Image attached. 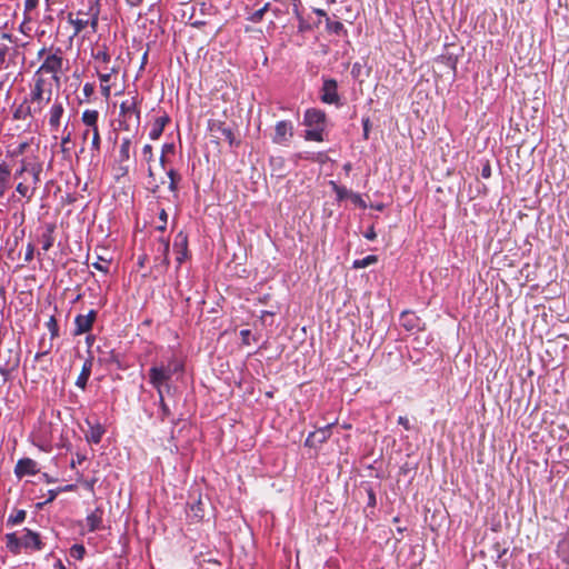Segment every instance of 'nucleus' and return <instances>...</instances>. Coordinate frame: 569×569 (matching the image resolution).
Listing matches in <instances>:
<instances>
[{"label": "nucleus", "mask_w": 569, "mask_h": 569, "mask_svg": "<svg viewBox=\"0 0 569 569\" xmlns=\"http://www.w3.org/2000/svg\"><path fill=\"white\" fill-rule=\"evenodd\" d=\"M99 14V0H89L86 8L79 9L76 13L69 12L67 20L73 27L72 37H77L88 27L91 29V33H96L98 30Z\"/></svg>", "instance_id": "obj_1"}, {"label": "nucleus", "mask_w": 569, "mask_h": 569, "mask_svg": "<svg viewBox=\"0 0 569 569\" xmlns=\"http://www.w3.org/2000/svg\"><path fill=\"white\" fill-rule=\"evenodd\" d=\"M181 371H183V363L177 357H171L167 363H156L149 369V382L157 392L163 391L164 387L169 388L168 381L172 376Z\"/></svg>", "instance_id": "obj_2"}, {"label": "nucleus", "mask_w": 569, "mask_h": 569, "mask_svg": "<svg viewBox=\"0 0 569 569\" xmlns=\"http://www.w3.org/2000/svg\"><path fill=\"white\" fill-rule=\"evenodd\" d=\"M52 83L43 78V76L33 77V84L31 86L29 94L24 98L32 112L41 114L43 109L51 101Z\"/></svg>", "instance_id": "obj_3"}, {"label": "nucleus", "mask_w": 569, "mask_h": 569, "mask_svg": "<svg viewBox=\"0 0 569 569\" xmlns=\"http://www.w3.org/2000/svg\"><path fill=\"white\" fill-rule=\"evenodd\" d=\"M327 123V114L325 111L316 108L307 109L303 116V126L308 129L305 131L307 141H325V130Z\"/></svg>", "instance_id": "obj_4"}, {"label": "nucleus", "mask_w": 569, "mask_h": 569, "mask_svg": "<svg viewBox=\"0 0 569 569\" xmlns=\"http://www.w3.org/2000/svg\"><path fill=\"white\" fill-rule=\"evenodd\" d=\"M99 112L97 110L87 109L82 112L81 121L87 129L82 132V140L86 141L92 133L91 151L99 153L101 149V138L98 128Z\"/></svg>", "instance_id": "obj_5"}, {"label": "nucleus", "mask_w": 569, "mask_h": 569, "mask_svg": "<svg viewBox=\"0 0 569 569\" xmlns=\"http://www.w3.org/2000/svg\"><path fill=\"white\" fill-rule=\"evenodd\" d=\"M63 70V56L62 50L60 48H56L51 50L44 58L43 62L36 71L33 77L42 76V73H51L52 79L59 83L60 82V73Z\"/></svg>", "instance_id": "obj_6"}, {"label": "nucleus", "mask_w": 569, "mask_h": 569, "mask_svg": "<svg viewBox=\"0 0 569 569\" xmlns=\"http://www.w3.org/2000/svg\"><path fill=\"white\" fill-rule=\"evenodd\" d=\"M142 99L139 98L137 91L133 94L120 103V116L123 118L122 123L124 129H129V126L133 121L137 126L140 123V104Z\"/></svg>", "instance_id": "obj_7"}, {"label": "nucleus", "mask_w": 569, "mask_h": 569, "mask_svg": "<svg viewBox=\"0 0 569 569\" xmlns=\"http://www.w3.org/2000/svg\"><path fill=\"white\" fill-rule=\"evenodd\" d=\"M208 130L211 137L216 139L217 143L219 142V140H226L229 142L231 147L239 144V142L236 141L232 128L228 126L224 121L210 119L208 121Z\"/></svg>", "instance_id": "obj_8"}, {"label": "nucleus", "mask_w": 569, "mask_h": 569, "mask_svg": "<svg viewBox=\"0 0 569 569\" xmlns=\"http://www.w3.org/2000/svg\"><path fill=\"white\" fill-rule=\"evenodd\" d=\"M320 99L323 103L340 106V96L338 93V82L335 79H323L320 90Z\"/></svg>", "instance_id": "obj_9"}, {"label": "nucleus", "mask_w": 569, "mask_h": 569, "mask_svg": "<svg viewBox=\"0 0 569 569\" xmlns=\"http://www.w3.org/2000/svg\"><path fill=\"white\" fill-rule=\"evenodd\" d=\"M67 102L68 98L62 99L60 97H57L53 100L48 113L49 126L52 131H57L59 129L61 124V119L64 114V106Z\"/></svg>", "instance_id": "obj_10"}, {"label": "nucleus", "mask_w": 569, "mask_h": 569, "mask_svg": "<svg viewBox=\"0 0 569 569\" xmlns=\"http://www.w3.org/2000/svg\"><path fill=\"white\" fill-rule=\"evenodd\" d=\"M97 311L90 310L87 315H78L74 319V336L83 335L92 329Z\"/></svg>", "instance_id": "obj_11"}, {"label": "nucleus", "mask_w": 569, "mask_h": 569, "mask_svg": "<svg viewBox=\"0 0 569 569\" xmlns=\"http://www.w3.org/2000/svg\"><path fill=\"white\" fill-rule=\"evenodd\" d=\"M293 136V126L291 121L281 120L274 127L273 142L278 144L284 143Z\"/></svg>", "instance_id": "obj_12"}, {"label": "nucleus", "mask_w": 569, "mask_h": 569, "mask_svg": "<svg viewBox=\"0 0 569 569\" xmlns=\"http://www.w3.org/2000/svg\"><path fill=\"white\" fill-rule=\"evenodd\" d=\"M39 472L37 462L30 458L19 459L14 467V475L21 479L24 476H34Z\"/></svg>", "instance_id": "obj_13"}, {"label": "nucleus", "mask_w": 569, "mask_h": 569, "mask_svg": "<svg viewBox=\"0 0 569 569\" xmlns=\"http://www.w3.org/2000/svg\"><path fill=\"white\" fill-rule=\"evenodd\" d=\"M23 532H24V535L21 537V543H22L23 548L32 549V550H37V551H40L43 549L44 545L41 541L39 533H37L28 528H24Z\"/></svg>", "instance_id": "obj_14"}, {"label": "nucleus", "mask_w": 569, "mask_h": 569, "mask_svg": "<svg viewBox=\"0 0 569 569\" xmlns=\"http://www.w3.org/2000/svg\"><path fill=\"white\" fill-rule=\"evenodd\" d=\"M12 117L17 121L27 122V126H31V121L36 118V114L32 112L30 108V103L24 99L19 106H17L13 110Z\"/></svg>", "instance_id": "obj_15"}, {"label": "nucleus", "mask_w": 569, "mask_h": 569, "mask_svg": "<svg viewBox=\"0 0 569 569\" xmlns=\"http://www.w3.org/2000/svg\"><path fill=\"white\" fill-rule=\"evenodd\" d=\"M400 323L407 331L420 330L423 325L421 319L410 310H405L401 312Z\"/></svg>", "instance_id": "obj_16"}, {"label": "nucleus", "mask_w": 569, "mask_h": 569, "mask_svg": "<svg viewBox=\"0 0 569 569\" xmlns=\"http://www.w3.org/2000/svg\"><path fill=\"white\" fill-rule=\"evenodd\" d=\"M103 509L101 507H97L91 513H89L86 518V522L88 526V531L94 532L103 528Z\"/></svg>", "instance_id": "obj_17"}, {"label": "nucleus", "mask_w": 569, "mask_h": 569, "mask_svg": "<svg viewBox=\"0 0 569 569\" xmlns=\"http://www.w3.org/2000/svg\"><path fill=\"white\" fill-rule=\"evenodd\" d=\"M189 510H188V517L193 522H199L204 518V502L202 501L201 497L199 496L197 499H194L192 502H189Z\"/></svg>", "instance_id": "obj_18"}, {"label": "nucleus", "mask_w": 569, "mask_h": 569, "mask_svg": "<svg viewBox=\"0 0 569 569\" xmlns=\"http://www.w3.org/2000/svg\"><path fill=\"white\" fill-rule=\"evenodd\" d=\"M92 366H93L92 357L87 358L82 365L80 375L78 376V378L76 380V386L78 388H80L81 390H84L87 388L88 380L91 376Z\"/></svg>", "instance_id": "obj_19"}, {"label": "nucleus", "mask_w": 569, "mask_h": 569, "mask_svg": "<svg viewBox=\"0 0 569 569\" xmlns=\"http://www.w3.org/2000/svg\"><path fill=\"white\" fill-rule=\"evenodd\" d=\"M170 122V118L168 114H163L161 117H158L153 124H152V128L149 132V137L151 140H157L161 137L163 130H164V127Z\"/></svg>", "instance_id": "obj_20"}, {"label": "nucleus", "mask_w": 569, "mask_h": 569, "mask_svg": "<svg viewBox=\"0 0 569 569\" xmlns=\"http://www.w3.org/2000/svg\"><path fill=\"white\" fill-rule=\"evenodd\" d=\"M40 0H24L23 2V16L26 21H34L39 17Z\"/></svg>", "instance_id": "obj_21"}, {"label": "nucleus", "mask_w": 569, "mask_h": 569, "mask_svg": "<svg viewBox=\"0 0 569 569\" xmlns=\"http://www.w3.org/2000/svg\"><path fill=\"white\" fill-rule=\"evenodd\" d=\"M11 169L6 162H0V198L10 187Z\"/></svg>", "instance_id": "obj_22"}, {"label": "nucleus", "mask_w": 569, "mask_h": 569, "mask_svg": "<svg viewBox=\"0 0 569 569\" xmlns=\"http://www.w3.org/2000/svg\"><path fill=\"white\" fill-rule=\"evenodd\" d=\"M104 432L106 430L102 425H90L89 431L86 433V439L88 442L98 445Z\"/></svg>", "instance_id": "obj_23"}, {"label": "nucleus", "mask_w": 569, "mask_h": 569, "mask_svg": "<svg viewBox=\"0 0 569 569\" xmlns=\"http://www.w3.org/2000/svg\"><path fill=\"white\" fill-rule=\"evenodd\" d=\"M54 229H56V226L52 224V223H49V224L46 226V230H44V232L40 237L43 251H48L49 249H51L53 247V243H54V237H53Z\"/></svg>", "instance_id": "obj_24"}, {"label": "nucleus", "mask_w": 569, "mask_h": 569, "mask_svg": "<svg viewBox=\"0 0 569 569\" xmlns=\"http://www.w3.org/2000/svg\"><path fill=\"white\" fill-rule=\"evenodd\" d=\"M4 539L7 549L13 555H19L23 547L21 538H18L16 532H10L4 536Z\"/></svg>", "instance_id": "obj_25"}, {"label": "nucleus", "mask_w": 569, "mask_h": 569, "mask_svg": "<svg viewBox=\"0 0 569 569\" xmlns=\"http://www.w3.org/2000/svg\"><path fill=\"white\" fill-rule=\"evenodd\" d=\"M326 30L337 36H347L345 26L340 21H331L330 18L326 20Z\"/></svg>", "instance_id": "obj_26"}, {"label": "nucleus", "mask_w": 569, "mask_h": 569, "mask_svg": "<svg viewBox=\"0 0 569 569\" xmlns=\"http://www.w3.org/2000/svg\"><path fill=\"white\" fill-rule=\"evenodd\" d=\"M131 139L123 138L119 150V162L123 163L130 159Z\"/></svg>", "instance_id": "obj_27"}, {"label": "nucleus", "mask_w": 569, "mask_h": 569, "mask_svg": "<svg viewBox=\"0 0 569 569\" xmlns=\"http://www.w3.org/2000/svg\"><path fill=\"white\" fill-rule=\"evenodd\" d=\"M438 61L442 64H445L447 68H449L453 76L456 74L457 72V62H458V58L453 54H441L439 58H438Z\"/></svg>", "instance_id": "obj_28"}, {"label": "nucleus", "mask_w": 569, "mask_h": 569, "mask_svg": "<svg viewBox=\"0 0 569 569\" xmlns=\"http://www.w3.org/2000/svg\"><path fill=\"white\" fill-rule=\"evenodd\" d=\"M158 397H159V408H160L159 418L161 421H164V420L171 418V410L164 401L163 391L158 392Z\"/></svg>", "instance_id": "obj_29"}, {"label": "nucleus", "mask_w": 569, "mask_h": 569, "mask_svg": "<svg viewBox=\"0 0 569 569\" xmlns=\"http://www.w3.org/2000/svg\"><path fill=\"white\" fill-rule=\"evenodd\" d=\"M167 174L170 180L169 190L173 193H177L178 192V183L181 180V176L172 168L167 171Z\"/></svg>", "instance_id": "obj_30"}, {"label": "nucleus", "mask_w": 569, "mask_h": 569, "mask_svg": "<svg viewBox=\"0 0 569 569\" xmlns=\"http://www.w3.org/2000/svg\"><path fill=\"white\" fill-rule=\"evenodd\" d=\"M333 425H335V422L328 423L327 426L321 427L317 431H315L317 433V442L318 443H323L330 438L331 427Z\"/></svg>", "instance_id": "obj_31"}, {"label": "nucleus", "mask_w": 569, "mask_h": 569, "mask_svg": "<svg viewBox=\"0 0 569 569\" xmlns=\"http://www.w3.org/2000/svg\"><path fill=\"white\" fill-rule=\"evenodd\" d=\"M558 553L566 561L569 562V532L567 536L558 543Z\"/></svg>", "instance_id": "obj_32"}, {"label": "nucleus", "mask_w": 569, "mask_h": 569, "mask_svg": "<svg viewBox=\"0 0 569 569\" xmlns=\"http://www.w3.org/2000/svg\"><path fill=\"white\" fill-rule=\"evenodd\" d=\"M173 248L176 251H188V239L183 232L177 234Z\"/></svg>", "instance_id": "obj_33"}, {"label": "nucleus", "mask_w": 569, "mask_h": 569, "mask_svg": "<svg viewBox=\"0 0 569 569\" xmlns=\"http://www.w3.org/2000/svg\"><path fill=\"white\" fill-rule=\"evenodd\" d=\"M27 512L24 510H17L14 515H10L7 523L11 526L19 525L24 521Z\"/></svg>", "instance_id": "obj_34"}, {"label": "nucleus", "mask_w": 569, "mask_h": 569, "mask_svg": "<svg viewBox=\"0 0 569 569\" xmlns=\"http://www.w3.org/2000/svg\"><path fill=\"white\" fill-rule=\"evenodd\" d=\"M161 243V254H162V263L167 267L169 266V251H170V243L168 239L160 238Z\"/></svg>", "instance_id": "obj_35"}, {"label": "nucleus", "mask_w": 569, "mask_h": 569, "mask_svg": "<svg viewBox=\"0 0 569 569\" xmlns=\"http://www.w3.org/2000/svg\"><path fill=\"white\" fill-rule=\"evenodd\" d=\"M47 328L50 331L51 340L59 337V326L54 316H51L48 320Z\"/></svg>", "instance_id": "obj_36"}, {"label": "nucleus", "mask_w": 569, "mask_h": 569, "mask_svg": "<svg viewBox=\"0 0 569 569\" xmlns=\"http://www.w3.org/2000/svg\"><path fill=\"white\" fill-rule=\"evenodd\" d=\"M84 555H86V548L83 545L77 543L70 548V556L77 560L83 559Z\"/></svg>", "instance_id": "obj_37"}, {"label": "nucleus", "mask_w": 569, "mask_h": 569, "mask_svg": "<svg viewBox=\"0 0 569 569\" xmlns=\"http://www.w3.org/2000/svg\"><path fill=\"white\" fill-rule=\"evenodd\" d=\"M10 54V48L7 44L0 43V71L7 68V58Z\"/></svg>", "instance_id": "obj_38"}, {"label": "nucleus", "mask_w": 569, "mask_h": 569, "mask_svg": "<svg viewBox=\"0 0 569 569\" xmlns=\"http://www.w3.org/2000/svg\"><path fill=\"white\" fill-rule=\"evenodd\" d=\"M110 260L103 259L102 257H98V261L92 263V267L99 271L104 273L109 272Z\"/></svg>", "instance_id": "obj_39"}, {"label": "nucleus", "mask_w": 569, "mask_h": 569, "mask_svg": "<svg viewBox=\"0 0 569 569\" xmlns=\"http://www.w3.org/2000/svg\"><path fill=\"white\" fill-rule=\"evenodd\" d=\"M376 261H377L376 256H367L366 258H363L361 260H356L353 262V267L355 268H366V267L370 266L371 263H375Z\"/></svg>", "instance_id": "obj_40"}, {"label": "nucleus", "mask_w": 569, "mask_h": 569, "mask_svg": "<svg viewBox=\"0 0 569 569\" xmlns=\"http://www.w3.org/2000/svg\"><path fill=\"white\" fill-rule=\"evenodd\" d=\"M333 190L337 194V198L339 200H343L345 198H347L348 196H351L352 192H350L346 187H342V186H338L336 183H333Z\"/></svg>", "instance_id": "obj_41"}, {"label": "nucleus", "mask_w": 569, "mask_h": 569, "mask_svg": "<svg viewBox=\"0 0 569 569\" xmlns=\"http://www.w3.org/2000/svg\"><path fill=\"white\" fill-rule=\"evenodd\" d=\"M93 58L100 62V63H103V64H108L110 62V54L106 51V50H98L94 54H93Z\"/></svg>", "instance_id": "obj_42"}, {"label": "nucleus", "mask_w": 569, "mask_h": 569, "mask_svg": "<svg viewBox=\"0 0 569 569\" xmlns=\"http://www.w3.org/2000/svg\"><path fill=\"white\" fill-rule=\"evenodd\" d=\"M98 77L101 83H109L111 79V72L107 71V66L99 68Z\"/></svg>", "instance_id": "obj_43"}, {"label": "nucleus", "mask_w": 569, "mask_h": 569, "mask_svg": "<svg viewBox=\"0 0 569 569\" xmlns=\"http://www.w3.org/2000/svg\"><path fill=\"white\" fill-rule=\"evenodd\" d=\"M52 348V342L49 343V346H44V343L40 342V349L41 351L37 352L34 356V360L39 361L42 357L47 356Z\"/></svg>", "instance_id": "obj_44"}, {"label": "nucleus", "mask_w": 569, "mask_h": 569, "mask_svg": "<svg viewBox=\"0 0 569 569\" xmlns=\"http://www.w3.org/2000/svg\"><path fill=\"white\" fill-rule=\"evenodd\" d=\"M16 190L20 196L28 198V200L33 196V192H29V188L22 182L18 183Z\"/></svg>", "instance_id": "obj_45"}, {"label": "nucleus", "mask_w": 569, "mask_h": 569, "mask_svg": "<svg viewBox=\"0 0 569 569\" xmlns=\"http://www.w3.org/2000/svg\"><path fill=\"white\" fill-rule=\"evenodd\" d=\"M298 31L307 32L312 29L311 24L308 23L301 14H298Z\"/></svg>", "instance_id": "obj_46"}, {"label": "nucleus", "mask_w": 569, "mask_h": 569, "mask_svg": "<svg viewBox=\"0 0 569 569\" xmlns=\"http://www.w3.org/2000/svg\"><path fill=\"white\" fill-rule=\"evenodd\" d=\"M34 244L32 242H29L26 247V254H24V261L31 262L34 258Z\"/></svg>", "instance_id": "obj_47"}, {"label": "nucleus", "mask_w": 569, "mask_h": 569, "mask_svg": "<svg viewBox=\"0 0 569 569\" xmlns=\"http://www.w3.org/2000/svg\"><path fill=\"white\" fill-rule=\"evenodd\" d=\"M268 10V4H266L264 7H262L261 9L254 11L251 17H250V20L252 22H259L260 20H262L263 18V14L264 12Z\"/></svg>", "instance_id": "obj_48"}, {"label": "nucleus", "mask_w": 569, "mask_h": 569, "mask_svg": "<svg viewBox=\"0 0 569 569\" xmlns=\"http://www.w3.org/2000/svg\"><path fill=\"white\" fill-rule=\"evenodd\" d=\"M71 142V132H67L64 136H62L61 138V151L63 153H67L69 152V147L68 144Z\"/></svg>", "instance_id": "obj_49"}, {"label": "nucleus", "mask_w": 569, "mask_h": 569, "mask_svg": "<svg viewBox=\"0 0 569 569\" xmlns=\"http://www.w3.org/2000/svg\"><path fill=\"white\" fill-rule=\"evenodd\" d=\"M142 156L148 163L152 161L153 153L151 144H144V147L142 148Z\"/></svg>", "instance_id": "obj_50"}, {"label": "nucleus", "mask_w": 569, "mask_h": 569, "mask_svg": "<svg viewBox=\"0 0 569 569\" xmlns=\"http://www.w3.org/2000/svg\"><path fill=\"white\" fill-rule=\"evenodd\" d=\"M99 361H103V362H114L117 365L118 368H121V365H120V361L118 359V356L114 355L113 351L109 352V357H103V358H99Z\"/></svg>", "instance_id": "obj_51"}, {"label": "nucleus", "mask_w": 569, "mask_h": 569, "mask_svg": "<svg viewBox=\"0 0 569 569\" xmlns=\"http://www.w3.org/2000/svg\"><path fill=\"white\" fill-rule=\"evenodd\" d=\"M317 442V433L313 431V432H310L305 441V446L306 447H315Z\"/></svg>", "instance_id": "obj_52"}, {"label": "nucleus", "mask_w": 569, "mask_h": 569, "mask_svg": "<svg viewBox=\"0 0 569 569\" xmlns=\"http://www.w3.org/2000/svg\"><path fill=\"white\" fill-rule=\"evenodd\" d=\"M370 119L369 117H366L362 119V127H363V139H369V131H370Z\"/></svg>", "instance_id": "obj_53"}, {"label": "nucleus", "mask_w": 569, "mask_h": 569, "mask_svg": "<svg viewBox=\"0 0 569 569\" xmlns=\"http://www.w3.org/2000/svg\"><path fill=\"white\" fill-rule=\"evenodd\" d=\"M83 96L89 99L94 93V84L86 83L82 88Z\"/></svg>", "instance_id": "obj_54"}, {"label": "nucleus", "mask_w": 569, "mask_h": 569, "mask_svg": "<svg viewBox=\"0 0 569 569\" xmlns=\"http://www.w3.org/2000/svg\"><path fill=\"white\" fill-rule=\"evenodd\" d=\"M250 336H251V331L249 329H242L240 331V337H241V340H242V343L246 345V346H249L250 345Z\"/></svg>", "instance_id": "obj_55"}, {"label": "nucleus", "mask_w": 569, "mask_h": 569, "mask_svg": "<svg viewBox=\"0 0 569 569\" xmlns=\"http://www.w3.org/2000/svg\"><path fill=\"white\" fill-rule=\"evenodd\" d=\"M31 172H32V177H33V183L37 184L40 182V172H41V167L40 166H34L31 168Z\"/></svg>", "instance_id": "obj_56"}, {"label": "nucleus", "mask_w": 569, "mask_h": 569, "mask_svg": "<svg viewBox=\"0 0 569 569\" xmlns=\"http://www.w3.org/2000/svg\"><path fill=\"white\" fill-rule=\"evenodd\" d=\"M481 177L485 178V179H488L491 177V166L489 163V161H487L483 166H482V169H481Z\"/></svg>", "instance_id": "obj_57"}, {"label": "nucleus", "mask_w": 569, "mask_h": 569, "mask_svg": "<svg viewBox=\"0 0 569 569\" xmlns=\"http://www.w3.org/2000/svg\"><path fill=\"white\" fill-rule=\"evenodd\" d=\"M101 93L104 98H109L111 93V88L109 83H100Z\"/></svg>", "instance_id": "obj_58"}, {"label": "nucleus", "mask_w": 569, "mask_h": 569, "mask_svg": "<svg viewBox=\"0 0 569 569\" xmlns=\"http://www.w3.org/2000/svg\"><path fill=\"white\" fill-rule=\"evenodd\" d=\"M58 495H59V490L58 489L49 490L48 491V498H47V500L43 503L52 502L57 498Z\"/></svg>", "instance_id": "obj_59"}, {"label": "nucleus", "mask_w": 569, "mask_h": 569, "mask_svg": "<svg viewBox=\"0 0 569 569\" xmlns=\"http://www.w3.org/2000/svg\"><path fill=\"white\" fill-rule=\"evenodd\" d=\"M365 238L368 239V240H375L377 238V233L375 231V228L373 226H371L366 232H365Z\"/></svg>", "instance_id": "obj_60"}, {"label": "nucleus", "mask_w": 569, "mask_h": 569, "mask_svg": "<svg viewBox=\"0 0 569 569\" xmlns=\"http://www.w3.org/2000/svg\"><path fill=\"white\" fill-rule=\"evenodd\" d=\"M351 198L353 203L359 204L362 208H366V203L358 193H351Z\"/></svg>", "instance_id": "obj_61"}, {"label": "nucleus", "mask_w": 569, "mask_h": 569, "mask_svg": "<svg viewBox=\"0 0 569 569\" xmlns=\"http://www.w3.org/2000/svg\"><path fill=\"white\" fill-rule=\"evenodd\" d=\"M398 423L401 425L406 430H410L411 429L409 420L406 417L400 416L398 418Z\"/></svg>", "instance_id": "obj_62"}, {"label": "nucleus", "mask_w": 569, "mask_h": 569, "mask_svg": "<svg viewBox=\"0 0 569 569\" xmlns=\"http://www.w3.org/2000/svg\"><path fill=\"white\" fill-rule=\"evenodd\" d=\"M29 143L28 142H21L17 149L14 150L13 154L18 156V154H22L26 149L28 148Z\"/></svg>", "instance_id": "obj_63"}, {"label": "nucleus", "mask_w": 569, "mask_h": 569, "mask_svg": "<svg viewBox=\"0 0 569 569\" xmlns=\"http://www.w3.org/2000/svg\"><path fill=\"white\" fill-rule=\"evenodd\" d=\"M97 482V479H90V480H86L83 482V486L86 487V489H88L89 491L93 492L94 490V485Z\"/></svg>", "instance_id": "obj_64"}]
</instances>
